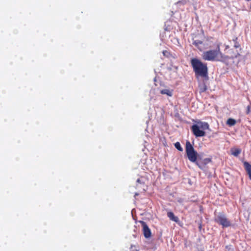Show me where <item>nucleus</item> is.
<instances>
[{
    "mask_svg": "<svg viewBox=\"0 0 251 251\" xmlns=\"http://www.w3.org/2000/svg\"><path fill=\"white\" fill-rule=\"evenodd\" d=\"M186 152L188 159L191 162L195 163L199 166L197 162V152L195 151L193 146L189 141H187L186 143Z\"/></svg>",
    "mask_w": 251,
    "mask_h": 251,
    "instance_id": "nucleus-3",
    "label": "nucleus"
},
{
    "mask_svg": "<svg viewBox=\"0 0 251 251\" xmlns=\"http://www.w3.org/2000/svg\"><path fill=\"white\" fill-rule=\"evenodd\" d=\"M175 146L176 148L179 151H183V149L181 147L179 142H176L175 144Z\"/></svg>",
    "mask_w": 251,
    "mask_h": 251,
    "instance_id": "nucleus-15",
    "label": "nucleus"
},
{
    "mask_svg": "<svg viewBox=\"0 0 251 251\" xmlns=\"http://www.w3.org/2000/svg\"><path fill=\"white\" fill-rule=\"evenodd\" d=\"M230 151L231 154L234 156H238L241 152V150L240 149L232 148Z\"/></svg>",
    "mask_w": 251,
    "mask_h": 251,
    "instance_id": "nucleus-13",
    "label": "nucleus"
},
{
    "mask_svg": "<svg viewBox=\"0 0 251 251\" xmlns=\"http://www.w3.org/2000/svg\"><path fill=\"white\" fill-rule=\"evenodd\" d=\"M160 93L163 95H167L169 97H171L173 95V91L169 89H165L161 90Z\"/></svg>",
    "mask_w": 251,
    "mask_h": 251,
    "instance_id": "nucleus-12",
    "label": "nucleus"
},
{
    "mask_svg": "<svg viewBox=\"0 0 251 251\" xmlns=\"http://www.w3.org/2000/svg\"><path fill=\"white\" fill-rule=\"evenodd\" d=\"M167 216L173 221L177 222L179 221L178 218L175 216L174 213L172 212H168L167 213Z\"/></svg>",
    "mask_w": 251,
    "mask_h": 251,
    "instance_id": "nucleus-11",
    "label": "nucleus"
},
{
    "mask_svg": "<svg viewBox=\"0 0 251 251\" xmlns=\"http://www.w3.org/2000/svg\"><path fill=\"white\" fill-rule=\"evenodd\" d=\"M226 248L227 249H228V251H229L231 249V245L227 246H226Z\"/></svg>",
    "mask_w": 251,
    "mask_h": 251,
    "instance_id": "nucleus-19",
    "label": "nucleus"
},
{
    "mask_svg": "<svg viewBox=\"0 0 251 251\" xmlns=\"http://www.w3.org/2000/svg\"><path fill=\"white\" fill-rule=\"evenodd\" d=\"M234 42V47L235 48H239L240 47V44L238 42H237V38L236 37L235 38V39H233V40Z\"/></svg>",
    "mask_w": 251,
    "mask_h": 251,
    "instance_id": "nucleus-16",
    "label": "nucleus"
},
{
    "mask_svg": "<svg viewBox=\"0 0 251 251\" xmlns=\"http://www.w3.org/2000/svg\"><path fill=\"white\" fill-rule=\"evenodd\" d=\"M169 53L168 51H167V50H163V54H164V55L165 56H167L168 55V54Z\"/></svg>",
    "mask_w": 251,
    "mask_h": 251,
    "instance_id": "nucleus-17",
    "label": "nucleus"
},
{
    "mask_svg": "<svg viewBox=\"0 0 251 251\" xmlns=\"http://www.w3.org/2000/svg\"><path fill=\"white\" fill-rule=\"evenodd\" d=\"M203 60L211 61H221L224 59V55L221 51L220 44L217 45L215 50H210L203 52Z\"/></svg>",
    "mask_w": 251,
    "mask_h": 251,
    "instance_id": "nucleus-2",
    "label": "nucleus"
},
{
    "mask_svg": "<svg viewBox=\"0 0 251 251\" xmlns=\"http://www.w3.org/2000/svg\"><path fill=\"white\" fill-rule=\"evenodd\" d=\"M197 125L203 131L206 129H209V125L206 122H199Z\"/></svg>",
    "mask_w": 251,
    "mask_h": 251,
    "instance_id": "nucleus-8",
    "label": "nucleus"
},
{
    "mask_svg": "<svg viewBox=\"0 0 251 251\" xmlns=\"http://www.w3.org/2000/svg\"><path fill=\"white\" fill-rule=\"evenodd\" d=\"M193 44L198 48L199 50H202V45L203 44V43L201 41L199 40H194L193 42Z\"/></svg>",
    "mask_w": 251,
    "mask_h": 251,
    "instance_id": "nucleus-10",
    "label": "nucleus"
},
{
    "mask_svg": "<svg viewBox=\"0 0 251 251\" xmlns=\"http://www.w3.org/2000/svg\"><path fill=\"white\" fill-rule=\"evenodd\" d=\"M218 1H221L222 0H218Z\"/></svg>",
    "mask_w": 251,
    "mask_h": 251,
    "instance_id": "nucleus-22",
    "label": "nucleus"
},
{
    "mask_svg": "<svg viewBox=\"0 0 251 251\" xmlns=\"http://www.w3.org/2000/svg\"><path fill=\"white\" fill-rule=\"evenodd\" d=\"M191 129L194 135L197 137H203L205 136V132L201 129L197 125H193L191 127Z\"/></svg>",
    "mask_w": 251,
    "mask_h": 251,
    "instance_id": "nucleus-5",
    "label": "nucleus"
},
{
    "mask_svg": "<svg viewBox=\"0 0 251 251\" xmlns=\"http://www.w3.org/2000/svg\"><path fill=\"white\" fill-rule=\"evenodd\" d=\"M244 166L249 175L250 179L251 180V165L248 162H244Z\"/></svg>",
    "mask_w": 251,
    "mask_h": 251,
    "instance_id": "nucleus-9",
    "label": "nucleus"
},
{
    "mask_svg": "<svg viewBox=\"0 0 251 251\" xmlns=\"http://www.w3.org/2000/svg\"><path fill=\"white\" fill-rule=\"evenodd\" d=\"M250 112V107L248 106L247 108V113L249 114Z\"/></svg>",
    "mask_w": 251,
    "mask_h": 251,
    "instance_id": "nucleus-18",
    "label": "nucleus"
},
{
    "mask_svg": "<svg viewBox=\"0 0 251 251\" xmlns=\"http://www.w3.org/2000/svg\"><path fill=\"white\" fill-rule=\"evenodd\" d=\"M182 3L183 4H185L186 3V1L182 2Z\"/></svg>",
    "mask_w": 251,
    "mask_h": 251,
    "instance_id": "nucleus-21",
    "label": "nucleus"
},
{
    "mask_svg": "<svg viewBox=\"0 0 251 251\" xmlns=\"http://www.w3.org/2000/svg\"><path fill=\"white\" fill-rule=\"evenodd\" d=\"M137 182L139 183H141V180L140 179H138L137 180Z\"/></svg>",
    "mask_w": 251,
    "mask_h": 251,
    "instance_id": "nucleus-20",
    "label": "nucleus"
},
{
    "mask_svg": "<svg viewBox=\"0 0 251 251\" xmlns=\"http://www.w3.org/2000/svg\"><path fill=\"white\" fill-rule=\"evenodd\" d=\"M226 124L229 126H233L236 124V120L232 118H229L226 121Z\"/></svg>",
    "mask_w": 251,
    "mask_h": 251,
    "instance_id": "nucleus-14",
    "label": "nucleus"
},
{
    "mask_svg": "<svg viewBox=\"0 0 251 251\" xmlns=\"http://www.w3.org/2000/svg\"><path fill=\"white\" fill-rule=\"evenodd\" d=\"M143 227V234L146 238H149L151 236V231L146 222L140 221Z\"/></svg>",
    "mask_w": 251,
    "mask_h": 251,
    "instance_id": "nucleus-6",
    "label": "nucleus"
},
{
    "mask_svg": "<svg viewBox=\"0 0 251 251\" xmlns=\"http://www.w3.org/2000/svg\"><path fill=\"white\" fill-rule=\"evenodd\" d=\"M208 79H200L199 81L200 92L203 93L207 89V84Z\"/></svg>",
    "mask_w": 251,
    "mask_h": 251,
    "instance_id": "nucleus-7",
    "label": "nucleus"
},
{
    "mask_svg": "<svg viewBox=\"0 0 251 251\" xmlns=\"http://www.w3.org/2000/svg\"><path fill=\"white\" fill-rule=\"evenodd\" d=\"M191 65L197 77L205 78L208 75V68L206 63H203L197 58H192Z\"/></svg>",
    "mask_w": 251,
    "mask_h": 251,
    "instance_id": "nucleus-1",
    "label": "nucleus"
},
{
    "mask_svg": "<svg viewBox=\"0 0 251 251\" xmlns=\"http://www.w3.org/2000/svg\"><path fill=\"white\" fill-rule=\"evenodd\" d=\"M215 221L218 224L222 226L223 227H227L231 225L230 221L223 213H219L217 215L215 218Z\"/></svg>",
    "mask_w": 251,
    "mask_h": 251,
    "instance_id": "nucleus-4",
    "label": "nucleus"
}]
</instances>
